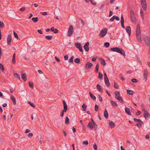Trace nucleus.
<instances>
[{"instance_id":"nucleus-60","label":"nucleus","mask_w":150,"mask_h":150,"mask_svg":"<svg viewBox=\"0 0 150 150\" xmlns=\"http://www.w3.org/2000/svg\"><path fill=\"white\" fill-rule=\"evenodd\" d=\"M141 113V112L140 111L138 110L137 111L136 113V115H139Z\"/></svg>"},{"instance_id":"nucleus-20","label":"nucleus","mask_w":150,"mask_h":150,"mask_svg":"<svg viewBox=\"0 0 150 150\" xmlns=\"http://www.w3.org/2000/svg\"><path fill=\"white\" fill-rule=\"evenodd\" d=\"M96 87L97 89L100 92H101L103 91V90L101 88V86H100L99 84H98L96 85Z\"/></svg>"},{"instance_id":"nucleus-64","label":"nucleus","mask_w":150,"mask_h":150,"mask_svg":"<svg viewBox=\"0 0 150 150\" xmlns=\"http://www.w3.org/2000/svg\"><path fill=\"white\" fill-rule=\"evenodd\" d=\"M104 6L105 4H102L100 6V9H103L104 7Z\"/></svg>"},{"instance_id":"nucleus-61","label":"nucleus","mask_w":150,"mask_h":150,"mask_svg":"<svg viewBox=\"0 0 150 150\" xmlns=\"http://www.w3.org/2000/svg\"><path fill=\"white\" fill-rule=\"evenodd\" d=\"M58 30L57 29L55 28L54 31L53 32L55 34H57L58 33Z\"/></svg>"},{"instance_id":"nucleus-58","label":"nucleus","mask_w":150,"mask_h":150,"mask_svg":"<svg viewBox=\"0 0 150 150\" xmlns=\"http://www.w3.org/2000/svg\"><path fill=\"white\" fill-rule=\"evenodd\" d=\"M68 55H65L64 56V59L65 60H68Z\"/></svg>"},{"instance_id":"nucleus-22","label":"nucleus","mask_w":150,"mask_h":150,"mask_svg":"<svg viewBox=\"0 0 150 150\" xmlns=\"http://www.w3.org/2000/svg\"><path fill=\"white\" fill-rule=\"evenodd\" d=\"M21 77L22 79L24 81H26L27 80V77L25 76V74L24 73L21 74Z\"/></svg>"},{"instance_id":"nucleus-29","label":"nucleus","mask_w":150,"mask_h":150,"mask_svg":"<svg viewBox=\"0 0 150 150\" xmlns=\"http://www.w3.org/2000/svg\"><path fill=\"white\" fill-rule=\"evenodd\" d=\"M75 45L76 47L78 49L81 47V44L80 43H76L75 44Z\"/></svg>"},{"instance_id":"nucleus-34","label":"nucleus","mask_w":150,"mask_h":150,"mask_svg":"<svg viewBox=\"0 0 150 150\" xmlns=\"http://www.w3.org/2000/svg\"><path fill=\"white\" fill-rule=\"evenodd\" d=\"M65 123L66 124H69V119L68 117L67 116L66 117Z\"/></svg>"},{"instance_id":"nucleus-35","label":"nucleus","mask_w":150,"mask_h":150,"mask_svg":"<svg viewBox=\"0 0 150 150\" xmlns=\"http://www.w3.org/2000/svg\"><path fill=\"white\" fill-rule=\"evenodd\" d=\"M140 13L142 19L143 20L144 19V17L142 9H140Z\"/></svg>"},{"instance_id":"nucleus-1","label":"nucleus","mask_w":150,"mask_h":150,"mask_svg":"<svg viewBox=\"0 0 150 150\" xmlns=\"http://www.w3.org/2000/svg\"><path fill=\"white\" fill-rule=\"evenodd\" d=\"M110 50L111 51L119 53L121 55H123L124 57L125 56V52L121 48L117 47H112L110 48Z\"/></svg>"},{"instance_id":"nucleus-50","label":"nucleus","mask_w":150,"mask_h":150,"mask_svg":"<svg viewBox=\"0 0 150 150\" xmlns=\"http://www.w3.org/2000/svg\"><path fill=\"white\" fill-rule=\"evenodd\" d=\"M114 87L116 89H118L119 88L118 86L117 85V83L116 82L114 83Z\"/></svg>"},{"instance_id":"nucleus-2","label":"nucleus","mask_w":150,"mask_h":150,"mask_svg":"<svg viewBox=\"0 0 150 150\" xmlns=\"http://www.w3.org/2000/svg\"><path fill=\"white\" fill-rule=\"evenodd\" d=\"M136 35L138 41L140 42H141L142 41L141 33L140 27L139 24H137V26Z\"/></svg>"},{"instance_id":"nucleus-19","label":"nucleus","mask_w":150,"mask_h":150,"mask_svg":"<svg viewBox=\"0 0 150 150\" xmlns=\"http://www.w3.org/2000/svg\"><path fill=\"white\" fill-rule=\"evenodd\" d=\"M11 100L12 101L13 105H15L16 104V101L15 98L13 96H11L10 97Z\"/></svg>"},{"instance_id":"nucleus-4","label":"nucleus","mask_w":150,"mask_h":150,"mask_svg":"<svg viewBox=\"0 0 150 150\" xmlns=\"http://www.w3.org/2000/svg\"><path fill=\"white\" fill-rule=\"evenodd\" d=\"M63 106H64V109L62 110V111L61 112L60 115L61 117H63L64 115V112H66L67 109V106L66 102L64 100L63 101Z\"/></svg>"},{"instance_id":"nucleus-16","label":"nucleus","mask_w":150,"mask_h":150,"mask_svg":"<svg viewBox=\"0 0 150 150\" xmlns=\"http://www.w3.org/2000/svg\"><path fill=\"white\" fill-rule=\"evenodd\" d=\"M99 60L101 61V64L102 65L104 66L106 65V63L105 60L104 59L101 58H100Z\"/></svg>"},{"instance_id":"nucleus-62","label":"nucleus","mask_w":150,"mask_h":150,"mask_svg":"<svg viewBox=\"0 0 150 150\" xmlns=\"http://www.w3.org/2000/svg\"><path fill=\"white\" fill-rule=\"evenodd\" d=\"M113 14V12L112 11H110L109 12V17H110Z\"/></svg>"},{"instance_id":"nucleus-8","label":"nucleus","mask_w":150,"mask_h":150,"mask_svg":"<svg viewBox=\"0 0 150 150\" xmlns=\"http://www.w3.org/2000/svg\"><path fill=\"white\" fill-rule=\"evenodd\" d=\"M89 44V42H87L83 46V48L86 52H88L89 50V48L88 47Z\"/></svg>"},{"instance_id":"nucleus-51","label":"nucleus","mask_w":150,"mask_h":150,"mask_svg":"<svg viewBox=\"0 0 150 150\" xmlns=\"http://www.w3.org/2000/svg\"><path fill=\"white\" fill-rule=\"evenodd\" d=\"M115 16L114 18L116 21H119L120 20V18L117 16L116 15L114 16Z\"/></svg>"},{"instance_id":"nucleus-21","label":"nucleus","mask_w":150,"mask_h":150,"mask_svg":"<svg viewBox=\"0 0 150 150\" xmlns=\"http://www.w3.org/2000/svg\"><path fill=\"white\" fill-rule=\"evenodd\" d=\"M104 117L106 118L107 119L108 117V113L106 109L105 110L104 112Z\"/></svg>"},{"instance_id":"nucleus-48","label":"nucleus","mask_w":150,"mask_h":150,"mask_svg":"<svg viewBox=\"0 0 150 150\" xmlns=\"http://www.w3.org/2000/svg\"><path fill=\"white\" fill-rule=\"evenodd\" d=\"M98 109V106L97 105H96L95 106V110L96 111H97Z\"/></svg>"},{"instance_id":"nucleus-41","label":"nucleus","mask_w":150,"mask_h":150,"mask_svg":"<svg viewBox=\"0 0 150 150\" xmlns=\"http://www.w3.org/2000/svg\"><path fill=\"white\" fill-rule=\"evenodd\" d=\"M110 43L108 42H105L104 44V46L107 48L108 47L110 46Z\"/></svg>"},{"instance_id":"nucleus-17","label":"nucleus","mask_w":150,"mask_h":150,"mask_svg":"<svg viewBox=\"0 0 150 150\" xmlns=\"http://www.w3.org/2000/svg\"><path fill=\"white\" fill-rule=\"evenodd\" d=\"M88 126L91 130H92L93 128V123L91 122H89L88 125Z\"/></svg>"},{"instance_id":"nucleus-12","label":"nucleus","mask_w":150,"mask_h":150,"mask_svg":"<svg viewBox=\"0 0 150 150\" xmlns=\"http://www.w3.org/2000/svg\"><path fill=\"white\" fill-rule=\"evenodd\" d=\"M93 64L90 62H88L86 64L85 67L88 69H90L93 66Z\"/></svg>"},{"instance_id":"nucleus-49","label":"nucleus","mask_w":150,"mask_h":150,"mask_svg":"<svg viewBox=\"0 0 150 150\" xmlns=\"http://www.w3.org/2000/svg\"><path fill=\"white\" fill-rule=\"evenodd\" d=\"M93 125L94 126L95 131H96L97 130V129L98 127L96 123H94Z\"/></svg>"},{"instance_id":"nucleus-53","label":"nucleus","mask_w":150,"mask_h":150,"mask_svg":"<svg viewBox=\"0 0 150 150\" xmlns=\"http://www.w3.org/2000/svg\"><path fill=\"white\" fill-rule=\"evenodd\" d=\"M124 22V18L122 15H121V22Z\"/></svg>"},{"instance_id":"nucleus-15","label":"nucleus","mask_w":150,"mask_h":150,"mask_svg":"<svg viewBox=\"0 0 150 150\" xmlns=\"http://www.w3.org/2000/svg\"><path fill=\"white\" fill-rule=\"evenodd\" d=\"M125 110L126 112L129 115H131V113L130 111V110L129 108L126 107L125 108Z\"/></svg>"},{"instance_id":"nucleus-40","label":"nucleus","mask_w":150,"mask_h":150,"mask_svg":"<svg viewBox=\"0 0 150 150\" xmlns=\"http://www.w3.org/2000/svg\"><path fill=\"white\" fill-rule=\"evenodd\" d=\"M103 74L99 72L98 73V78L100 79H103Z\"/></svg>"},{"instance_id":"nucleus-63","label":"nucleus","mask_w":150,"mask_h":150,"mask_svg":"<svg viewBox=\"0 0 150 150\" xmlns=\"http://www.w3.org/2000/svg\"><path fill=\"white\" fill-rule=\"evenodd\" d=\"M98 97L99 101L101 102L102 101V99L101 96L100 95H98Z\"/></svg>"},{"instance_id":"nucleus-47","label":"nucleus","mask_w":150,"mask_h":150,"mask_svg":"<svg viewBox=\"0 0 150 150\" xmlns=\"http://www.w3.org/2000/svg\"><path fill=\"white\" fill-rule=\"evenodd\" d=\"M93 147L95 150H97V147L96 143H95L93 145Z\"/></svg>"},{"instance_id":"nucleus-30","label":"nucleus","mask_w":150,"mask_h":150,"mask_svg":"<svg viewBox=\"0 0 150 150\" xmlns=\"http://www.w3.org/2000/svg\"><path fill=\"white\" fill-rule=\"evenodd\" d=\"M99 64L98 63L96 66V70H95V72L96 73H98V71L99 69Z\"/></svg>"},{"instance_id":"nucleus-6","label":"nucleus","mask_w":150,"mask_h":150,"mask_svg":"<svg viewBox=\"0 0 150 150\" xmlns=\"http://www.w3.org/2000/svg\"><path fill=\"white\" fill-rule=\"evenodd\" d=\"M142 7L144 10H146L147 8L146 3V0H140Z\"/></svg>"},{"instance_id":"nucleus-37","label":"nucleus","mask_w":150,"mask_h":150,"mask_svg":"<svg viewBox=\"0 0 150 150\" xmlns=\"http://www.w3.org/2000/svg\"><path fill=\"white\" fill-rule=\"evenodd\" d=\"M29 87L30 88L32 89H33L34 87L33 83L30 82H29Z\"/></svg>"},{"instance_id":"nucleus-55","label":"nucleus","mask_w":150,"mask_h":150,"mask_svg":"<svg viewBox=\"0 0 150 150\" xmlns=\"http://www.w3.org/2000/svg\"><path fill=\"white\" fill-rule=\"evenodd\" d=\"M88 141H84L83 142V144L86 145H87L88 144Z\"/></svg>"},{"instance_id":"nucleus-52","label":"nucleus","mask_w":150,"mask_h":150,"mask_svg":"<svg viewBox=\"0 0 150 150\" xmlns=\"http://www.w3.org/2000/svg\"><path fill=\"white\" fill-rule=\"evenodd\" d=\"M90 1L92 4L94 5H96V2H93L92 0H90Z\"/></svg>"},{"instance_id":"nucleus-32","label":"nucleus","mask_w":150,"mask_h":150,"mask_svg":"<svg viewBox=\"0 0 150 150\" xmlns=\"http://www.w3.org/2000/svg\"><path fill=\"white\" fill-rule=\"evenodd\" d=\"M31 20L35 23L36 22L38 21V18L37 17H33Z\"/></svg>"},{"instance_id":"nucleus-54","label":"nucleus","mask_w":150,"mask_h":150,"mask_svg":"<svg viewBox=\"0 0 150 150\" xmlns=\"http://www.w3.org/2000/svg\"><path fill=\"white\" fill-rule=\"evenodd\" d=\"M142 124H141V123H137L136 124V125L139 127H142Z\"/></svg>"},{"instance_id":"nucleus-26","label":"nucleus","mask_w":150,"mask_h":150,"mask_svg":"<svg viewBox=\"0 0 150 150\" xmlns=\"http://www.w3.org/2000/svg\"><path fill=\"white\" fill-rule=\"evenodd\" d=\"M110 103L111 104V105H112L113 106H117V104L114 101H113L112 100H110Z\"/></svg>"},{"instance_id":"nucleus-3","label":"nucleus","mask_w":150,"mask_h":150,"mask_svg":"<svg viewBox=\"0 0 150 150\" xmlns=\"http://www.w3.org/2000/svg\"><path fill=\"white\" fill-rule=\"evenodd\" d=\"M130 16L131 21L134 23H136V18L134 13L132 10H130Z\"/></svg>"},{"instance_id":"nucleus-31","label":"nucleus","mask_w":150,"mask_h":150,"mask_svg":"<svg viewBox=\"0 0 150 150\" xmlns=\"http://www.w3.org/2000/svg\"><path fill=\"white\" fill-rule=\"evenodd\" d=\"M120 95V93L119 91H115V98L119 96Z\"/></svg>"},{"instance_id":"nucleus-7","label":"nucleus","mask_w":150,"mask_h":150,"mask_svg":"<svg viewBox=\"0 0 150 150\" xmlns=\"http://www.w3.org/2000/svg\"><path fill=\"white\" fill-rule=\"evenodd\" d=\"M108 29L107 28H105L103 29L100 32L99 35L101 37H104L107 33Z\"/></svg>"},{"instance_id":"nucleus-11","label":"nucleus","mask_w":150,"mask_h":150,"mask_svg":"<svg viewBox=\"0 0 150 150\" xmlns=\"http://www.w3.org/2000/svg\"><path fill=\"white\" fill-rule=\"evenodd\" d=\"M125 30L129 35H130L131 33V29L130 26H126Z\"/></svg>"},{"instance_id":"nucleus-14","label":"nucleus","mask_w":150,"mask_h":150,"mask_svg":"<svg viewBox=\"0 0 150 150\" xmlns=\"http://www.w3.org/2000/svg\"><path fill=\"white\" fill-rule=\"evenodd\" d=\"M104 81L105 82V84L107 85V86L108 87H109L110 84L108 78L104 79Z\"/></svg>"},{"instance_id":"nucleus-27","label":"nucleus","mask_w":150,"mask_h":150,"mask_svg":"<svg viewBox=\"0 0 150 150\" xmlns=\"http://www.w3.org/2000/svg\"><path fill=\"white\" fill-rule=\"evenodd\" d=\"M133 120L135 122H137L141 124H143V122L139 119H137V118H134L133 119Z\"/></svg>"},{"instance_id":"nucleus-13","label":"nucleus","mask_w":150,"mask_h":150,"mask_svg":"<svg viewBox=\"0 0 150 150\" xmlns=\"http://www.w3.org/2000/svg\"><path fill=\"white\" fill-rule=\"evenodd\" d=\"M144 42L146 43L147 45L150 47V38H149L146 39H144Z\"/></svg>"},{"instance_id":"nucleus-9","label":"nucleus","mask_w":150,"mask_h":150,"mask_svg":"<svg viewBox=\"0 0 150 150\" xmlns=\"http://www.w3.org/2000/svg\"><path fill=\"white\" fill-rule=\"evenodd\" d=\"M148 72L147 69H145L144 71L143 76L144 79H145V81H146L147 80V77Z\"/></svg>"},{"instance_id":"nucleus-57","label":"nucleus","mask_w":150,"mask_h":150,"mask_svg":"<svg viewBox=\"0 0 150 150\" xmlns=\"http://www.w3.org/2000/svg\"><path fill=\"white\" fill-rule=\"evenodd\" d=\"M28 136L29 137L31 138L33 136V134L31 133H29L28 134Z\"/></svg>"},{"instance_id":"nucleus-46","label":"nucleus","mask_w":150,"mask_h":150,"mask_svg":"<svg viewBox=\"0 0 150 150\" xmlns=\"http://www.w3.org/2000/svg\"><path fill=\"white\" fill-rule=\"evenodd\" d=\"M131 81L133 82H134V83H136L138 82V80H137V79L135 78L132 79H131Z\"/></svg>"},{"instance_id":"nucleus-59","label":"nucleus","mask_w":150,"mask_h":150,"mask_svg":"<svg viewBox=\"0 0 150 150\" xmlns=\"http://www.w3.org/2000/svg\"><path fill=\"white\" fill-rule=\"evenodd\" d=\"M115 16H113L110 19V21L111 22H112L115 19Z\"/></svg>"},{"instance_id":"nucleus-18","label":"nucleus","mask_w":150,"mask_h":150,"mask_svg":"<svg viewBox=\"0 0 150 150\" xmlns=\"http://www.w3.org/2000/svg\"><path fill=\"white\" fill-rule=\"evenodd\" d=\"M89 94L91 98L94 100H96V97L91 92H89Z\"/></svg>"},{"instance_id":"nucleus-39","label":"nucleus","mask_w":150,"mask_h":150,"mask_svg":"<svg viewBox=\"0 0 150 150\" xmlns=\"http://www.w3.org/2000/svg\"><path fill=\"white\" fill-rule=\"evenodd\" d=\"M0 69L1 71L3 72L4 71V68L3 65L2 64H0Z\"/></svg>"},{"instance_id":"nucleus-45","label":"nucleus","mask_w":150,"mask_h":150,"mask_svg":"<svg viewBox=\"0 0 150 150\" xmlns=\"http://www.w3.org/2000/svg\"><path fill=\"white\" fill-rule=\"evenodd\" d=\"M28 103L33 108H35V105L33 103H32L31 102H28Z\"/></svg>"},{"instance_id":"nucleus-38","label":"nucleus","mask_w":150,"mask_h":150,"mask_svg":"<svg viewBox=\"0 0 150 150\" xmlns=\"http://www.w3.org/2000/svg\"><path fill=\"white\" fill-rule=\"evenodd\" d=\"M87 106L86 105H85L84 104H83V105L82 106V107L83 109V111H86V108Z\"/></svg>"},{"instance_id":"nucleus-56","label":"nucleus","mask_w":150,"mask_h":150,"mask_svg":"<svg viewBox=\"0 0 150 150\" xmlns=\"http://www.w3.org/2000/svg\"><path fill=\"white\" fill-rule=\"evenodd\" d=\"M53 37V36L47 35V40H51Z\"/></svg>"},{"instance_id":"nucleus-44","label":"nucleus","mask_w":150,"mask_h":150,"mask_svg":"<svg viewBox=\"0 0 150 150\" xmlns=\"http://www.w3.org/2000/svg\"><path fill=\"white\" fill-rule=\"evenodd\" d=\"M4 25L3 21H0V28H3Z\"/></svg>"},{"instance_id":"nucleus-28","label":"nucleus","mask_w":150,"mask_h":150,"mask_svg":"<svg viewBox=\"0 0 150 150\" xmlns=\"http://www.w3.org/2000/svg\"><path fill=\"white\" fill-rule=\"evenodd\" d=\"M116 98L117 99L120 103H122L123 102V99L122 97L121 96H118Z\"/></svg>"},{"instance_id":"nucleus-10","label":"nucleus","mask_w":150,"mask_h":150,"mask_svg":"<svg viewBox=\"0 0 150 150\" xmlns=\"http://www.w3.org/2000/svg\"><path fill=\"white\" fill-rule=\"evenodd\" d=\"M12 40V36L11 34L8 35L7 38V43L8 45H10Z\"/></svg>"},{"instance_id":"nucleus-33","label":"nucleus","mask_w":150,"mask_h":150,"mask_svg":"<svg viewBox=\"0 0 150 150\" xmlns=\"http://www.w3.org/2000/svg\"><path fill=\"white\" fill-rule=\"evenodd\" d=\"M80 61V59L79 58H76L74 59V61L75 62L79 64Z\"/></svg>"},{"instance_id":"nucleus-23","label":"nucleus","mask_w":150,"mask_h":150,"mask_svg":"<svg viewBox=\"0 0 150 150\" xmlns=\"http://www.w3.org/2000/svg\"><path fill=\"white\" fill-rule=\"evenodd\" d=\"M109 125L111 129L114 128L115 126V125L112 121H111L109 122Z\"/></svg>"},{"instance_id":"nucleus-25","label":"nucleus","mask_w":150,"mask_h":150,"mask_svg":"<svg viewBox=\"0 0 150 150\" xmlns=\"http://www.w3.org/2000/svg\"><path fill=\"white\" fill-rule=\"evenodd\" d=\"M127 94L129 95H132L134 94V91H133L130 90H127Z\"/></svg>"},{"instance_id":"nucleus-43","label":"nucleus","mask_w":150,"mask_h":150,"mask_svg":"<svg viewBox=\"0 0 150 150\" xmlns=\"http://www.w3.org/2000/svg\"><path fill=\"white\" fill-rule=\"evenodd\" d=\"M14 75L15 76V75L16 76V77L17 79H18L19 80H21V78H20V76L17 73H16L14 74Z\"/></svg>"},{"instance_id":"nucleus-5","label":"nucleus","mask_w":150,"mask_h":150,"mask_svg":"<svg viewBox=\"0 0 150 150\" xmlns=\"http://www.w3.org/2000/svg\"><path fill=\"white\" fill-rule=\"evenodd\" d=\"M73 27L72 25H71L69 26L68 29V31L67 33V36L68 37H70L72 35L73 32Z\"/></svg>"},{"instance_id":"nucleus-24","label":"nucleus","mask_w":150,"mask_h":150,"mask_svg":"<svg viewBox=\"0 0 150 150\" xmlns=\"http://www.w3.org/2000/svg\"><path fill=\"white\" fill-rule=\"evenodd\" d=\"M144 117L146 118V117H149L150 115L148 111H145V112H144Z\"/></svg>"},{"instance_id":"nucleus-42","label":"nucleus","mask_w":150,"mask_h":150,"mask_svg":"<svg viewBox=\"0 0 150 150\" xmlns=\"http://www.w3.org/2000/svg\"><path fill=\"white\" fill-rule=\"evenodd\" d=\"M13 34H14V35L15 38L17 39H18V34H17V33H16V32L14 31H13Z\"/></svg>"},{"instance_id":"nucleus-36","label":"nucleus","mask_w":150,"mask_h":150,"mask_svg":"<svg viewBox=\"0 0 150 150\" xmlns=\"http://www.w3.org/2000/svg\"><path fill=\"white\" fill-rule=\"evenodd\" d=\"M74 56H72L69 59V63H73L74 62Z\"/></svg>"}]
</instances>
